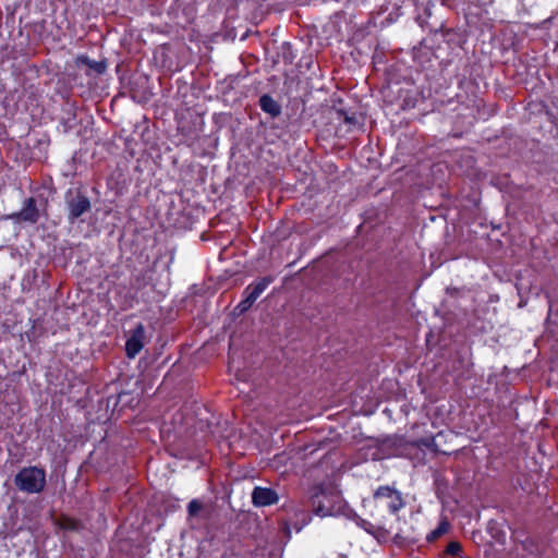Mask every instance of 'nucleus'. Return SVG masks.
Returning a JSON list of instances; mask_svg holds the SVG:
<instances>
[{"label":"nucleus","mask_w":558,"mask_h":558,"mask_svg":"<svg viewBox=\"0 0 558 558\" xmlns=\"http://www.w3.org/2000/svg\"><path fill=\"white\" fill-rule=\"evenodd\" d=\"M377 505L385 506L390 512L399 511L403 506L401 494L390 486H380L374 494Z\"/></svg>","instance_id":"3"},{"label":"nucleus","mask_w":558,"mask_h":558,"mask_svg":"<svg viewBox=\"0 0 558 558\" xmlns=\"http://www.w3.org/2000/svg\"><path fill=\"white\" fill-rule=\"evenodd\" d=\"M15 485L28 494L40 493L46 485V472L37 466L24 468L16 474Z\"/></svg>","instance_id":"2"},{"label":"nucleus","mask_w":558,"mask_h":558,"mask_svg":"<svg viewBox=\"0 0 558 558\" xmlns=\"http://www.w3.org/2000/svg\"><path fill=\"white\" fill-rule=\"evenodd\" d=\"M66 204L69 208V220L71 222L90 209V202L88 197L82 193L70 195L68 197Z\"/></svg>","instance_id":"4"},{"label":"nucleus","mask_w":558,"mask_h":558,"mask_svg":"<svg viewBox=\"0 0 558 558\" xmlns=\"http://www.w3.org/2000/svg\"><path fill=\"white\" fill-rule=\"evenodd\" d=\"M446 551L451 556H457L461 551V545L458 542H451L448 544Z\"/></svg>","instance_id":"17"},{"label":"nucleus","mask_w":558,"mask_h":558,"mask_svg":"<svg viewBox=\"0 0 558 558\" xmlns=\"http://www.w3.org/2000/svg\"><path fill=\"white\" fill-rule=\"evenodd\" d=\"M77 62L87 65L96 73H102L106 69V65L102 62L90 61L87 57H78Z\"/></svg>","instance_id":"11"},{"label":"nucleus","mask_w":558,"mask_h":558,"mask_svg":"<svg viewBox=\"0 0 558 558\" xmlns=\"http://www.w3.org/2000/svg\"><path fill=\"white\" fill-rule=\"evenodd\" d=\"M243 295L253 304L259 296V294H257L250 284L245 288Z\"/></svg>","instance_id":"16"},{"label":"nucleus","mask_w":558,"mask_h":558,"mask_svg":"<svg viewBox=\"0 0 558 558\" xmlns=\"http://www.w3.org/2000/svg\"><path fill=\"white\" fill-rule=\"evenodd\" d=\"M272 281V278L270 277H265V278H262L259 280H257L256 282L250 284L252 287V289L257 293V294H262L265 289L270 284V282Z\"/></svg>","instance_id":"12"},{"label":"nucleus","mask_w":558,"mask_h":558,"mask_svg":"<svg viewBox=\"0 0 558 558\" xmlns=\"http://www.w3.org/2000/svg\"><path fill=\"white\" fill-rule=\"evenodd\" d=\"M253 504L257 507H266L278 501L277 493L271 488L255 487L252 493Z\"/></svg>","instance_id":"6"},{"label":"nucleus","mask_w":558,"mask_h":558,"mask_svg":"<svg viewBox=\"0 0 558 558\" xmlns=\"http://www.w3.org/2000/svg\"><path fill=\"white\" fill-rule=\"evenodd\" d=\"M23 220L36 222L38 219V211L34 206V201L29 199L27 207L20 214Z\"/></svg>","instance_id":"8"},{"label":"nucleus","mask_w":558,"mask_h":558,"mask_svg":"<svg viewBox=\"0 0 558 558\" xmlns=\"http://www.w3.org/2000/svg\"><path fill=\"white\" fill-rule=\"evenodd\" d=\"M243 295L253 304L259 296V294H257L250 284L245 288Z\"/></svg>","instance_id":"15"},{"label":"nucleus","mask_w":558,"mask_h":558,"mask_svg":"<svg viewBox=\"0 0 558 558\" xmlns=\"http://www.w3.org/2000/svg\"><path fill=\"white\" fill-rule=\"evenodd\" d=\"M243 295L253 304L259 296V294H257L250 284L245 288Z\"/></svg>","instance_id":"14"},{"label":"nucleus","mask_w":558,"mask_h":558,"mask_svg":"<svg viewBox=\"0 0 558 558\" xmlns=\"http://www.w3.org/2000/svg\"><path fill=\"white\" fill-rule=\"evenodd\" d=\"M145 344V328L142 324L137 325L132 331L125 343V352L130 359L135 357Z\"/></svg>","instance_id":"5"},{"label":"nucleus","mask_w":558,"mask_h":558,"mask_svg":"<svg viewBox=\"0 0 558 558\" xmlns=\"http://www.w3.org/2000/svg\"><path fill=\"white\" fill-rule=\"evenodd\" d=\"M202 508H203L202 502L194 499L187 506L189 514L192 517H195L202 510Z\"/></svg>","instance_id":"13"},{"label":"nucleus","mask_w":558,"mask_h":558,"mask_svg":"<svg viewBox=\"0 0 558 558\" xmlns=\"http://www.w3.org/2000/svg\"><path fill=\"white\" fill-rule=\"evenodd\" d=\"M449 531V523L446 520L439 522L438 526L427 536L428 541H435Z\"/></svg>","instance_id":"10"},{"label":"nucleus","mask_w":558,"mask_h":558,"mask_svg":"<svg viewBox=\"0 0 558 558\" xmlns=\"http://www.w3.org/2000/svg\"><path fill=\"white\" fill-rule=\"evenodd\" d=\"M260 108L269 113L271 117H277L280 113L279 105L268 95H264L259 99Z\"/></svg>","instance_id":"7"},{"label":"nucleus","mask_w":558,"mask_h":558,"mask_svg":"<svg viewBox=\"0 0 558 558\" xmlns=\"http://www.w3.org/2000/svg\"><path fill=\"white\" fill-rule=\"evenodd\" d=\"M311 506L319 517L337 515L342 511V498L336 492L319 490L312 496Z\"/></svg>","instance_id":"1"},{"label":"nucleus","mask_w":558,"mask_h":558,"mask_svg":"<svg viewBox=\"0 0 558 558\" xmlns=\"http://www.w3.org/2000/svg\"><path fill=\"white\" fill-rule=\"evenodd\" d=\"M253 305V303H251L247 299H243L239 305H238V310L240 313H244L245 311H247L251 306Z\"/></svg>","instance_id":"18"},{"label":"nucleus","mask_w":558,"mask_h":558,"mask_svg":"<svg viewBox=\"0 0 558 558\" xmlns=\"http://www.w3.org/2000/svg\"><path fill=\"white\" fill-rule=\"evenodd\" d=\"M58 525L62 530L74 531L78 529L80 522L71 517L61 515L58 519Z\"/></svg>","instance_id":"9"}]
</instances>
